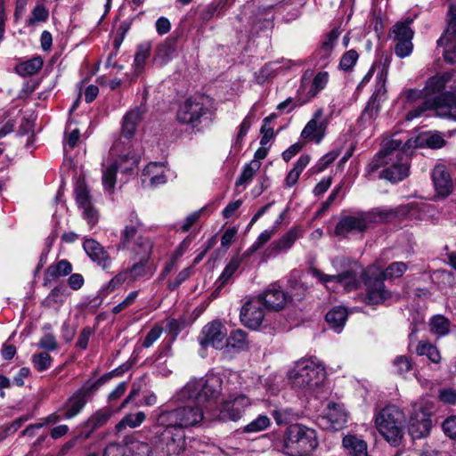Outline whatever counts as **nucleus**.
<instances>
[{"label": "nucleus", "mask_w": 456, "mask_h": 456, "mask_svg": "<svg viewBox=\"0 0 456 456\" xmlns=\"http://www.w3.org/2000/svg\"><path fill=\"white\" fill-rule=\"evenodd\" d=\"M412 209L410 204L401 205L395 208L376 209L371 212H358L355 215L345 216L336 225L335 234L346 237L350 233H358L366 231L370 224L377 221H390L394 218H402L408 216Z\"/></svg>", "instance_id": "1"}, {"label": "nucleus", "mask_w": 456, "mask_h": 456, "mask_svg": "<svg viewBox=\"0 0 456 456\" xmlns=\"http://www.w3.org/2000/svg\"><path fill=\"white\" fill-rule=\"evenodd\" d=\"M281 442L287 456H312L319 444L316 431L300 423L287 425L282 430Z\"/></svg>", "instance_id": "2"}, {"label": "nucleus", "mask_w": 456, "mask_h": 456, "mask_svg": "<svg viewBox=\"0 0 456 456\" xmlns=\"http://www.w3.org/2000/svg\"><path fill=\"white\" fill-rule=\"evenodd\" d=\"M375 423L384 439L401 453L405 445L403 437L406 419L403 411L395 405H387L376 416Z\"/></svg>", "instance_id": "3"}, {"label": "nucleus", "mask_w": 456, "mask_h": 456, "mask_svg": "<svg viewBox=\"0 0 456 456\" xmlns=\"http://www.w3.org/2000/svg\"><path fill=\"white\" fill-rule=\"evenodd\" d=\"M222 379L215 372H207L204 379L188 382L175 398L183 402L193 399L200 405L216 401L222 392Z\"/></svg>", "instance_id": "4"}, {"label": "nucleus", "mask_w": 456, "mask_h": 456, "mask_svg": "<svg viewBox=\"0 0 456 456\" xmlns=\"http://www.w3.org/2000/svg\"><path fill=\"white\" fill-rule=\"evenodd\" d=\"M188 404L178 406L175 409L161 408L157 416V421L160 425H174L177 429L196 426L204 418L201 405L193 399L188 400Z\"/></svg>", "instance_id": "5"}, {"label": "nucleus", "mask_w": 456, "mask_h": 456, "mask_svg": "<svg viewBox=\"0 0 456 456\" xmlns=\"http://www.w3.org/2000/svg\"><path fill=\"white\" fill-rule=\"evenodd\" d=\"M416 147V141L407 138L397 150L388 151L390 163L384 168L379 177L393 183L405 179L410 175L411 156Z\"/></svg>", "instance_id": "6"}, {"label": "nucleus", "mask_w": 456, "mask_h": 456, "mask_svg": "<svg viewBox=\"0 0 456 456\" xmlns=\"http://www.w3.org/2000/svg\"><path fill=\"white\" fill-rule=\"evenodd\" d=\"M124 372H105L98 379L92 381L88 379L80 388L69 396L64 404L58 410L62 412V418L70 419L77 416L86 405L91 394L96 391L106 382L114 377L121 376Z\"/></svg>", "instance_id": "7"}, {"label": "nucleus", "mask_w": 456, "mask_h": 456, "mask_svg": "<svg viewBox=\"0 0 456 456\" xmlns=\"http://www.w3.org/2000/svg\"><path fill=\"white\" fill-rule=\"evenodd\" d=\"M151 443L155 450L166 456L177 455L185 450V433L174 425H160L157 422Z\"/></svg>", "instance_id": "8"}, {"label": "nucleus", "mask_w": 456, "mask_h": 456, "mask_svg": "<svg viewBox=\"0 0 456 456\" xmlns=\"http://www.w3.org/2000/svg\"><path fill=\"white\" fill-rule=\"evenodd\" d=\"M427 110H434L436 115L456 120V93L446 92L436 96L432 101L425 100L421 105L406 114V120L419 118Z\"/></svg>", "instance_id": "9"}, {"label": "nucleus", "mask_w": 456, "mask_h": 456, "mask_svg": "<svg viewBox=\"0 0 456 456\" xmlns=\"http://www.w3.org/2000/svg\"><path fill=\"white\" fill-rule=\"evenodd\" d=\"M140 223L130 224L121 232L118 250H128L132 255H142L143 259L151 257L152 243L149 238L142 236L138 227Z\"/></svg>", "instance_id": "10"}, {"label": "nucleus", "mask_w": 456, "mask_h": 456, "mask_svg": "<svg viewBox=\"0 0 456 456\" xmlns=\"http://www.w3.org/2000/svg\"><path fill=\"white\" fill-rule=\"evenodd\" d=\"M252 400L245 394H231L218 407V419L222 421H237L251 406Z\"/></svg>", "instance_id": "11"}, {"label": "nucleus", "mask_w": 456, "mask_h": 456, "mask_svg": "<svg viewBox=\"0 0 456 456\" xmlns=\"http://www.w3.org/2000/svg\"><path fill=\"white\" fill-rule=\"evenodd\" d=\"M431 407L428 404L414 408L408 421V434L412 440L427 437L433 427Z\"/></svg>", "instance_id": "12"}, {"label": "nucleus", "mask_w": 456, "mask_h": 456, "mask_svg": "<svg viewBox=\"0 0 456 456\" xmlns=\"http://www.w3.org/2000/svg\"><path fill=\"white\" fill-rule=\"evenodd\" d=\"M287 377L293 388L314 394L320 392L327 379V372H287Z\"/></svg>", "instance_id": "13"}, {"label": "nucleus", "mask_w": 456, "mask_h": 456, "mask_svg": "<svg viewBox=\"0 0 456 456\" xmlns=\"http://www.w3.org/2000/svg\"><path fill=\"white\" fill-rule=\"evenodd\" d=\"M139 162V159L135 154H126L121 156L118 160L113 162L102 174V184L104 189L111 192L115 187L116 176L118 170L122 173H131Z\"/></svg>", "instance_id": "14"}, {"label": "nucleus", "mask_w": 456, "mask_h": 456, "mask_svg": "<svg viewBox=\"0 0 456 456\" xmlns=\"http://www.w3.org/2000/svg\"><path fill=\"white\" fill-rule=\"evenodd\" d=\"M208 110V109L202 102L189 98L178 108L176 118L179 123L196 128Z\"/></svg>", "instance_id": "15"}, {"label": "nucleus", "mask_w": 456, "mask_h": 456, "mask_svg": "<svg viewBox=\"0 0 456 456\" xmlns=\"http://www.w3.org/2000/svg\"><path fill=\"white\" fill-rule=\"evenodd\" d=\"M227 337L225 326L218 320L207 323L201 330L198 338L200 345L203 347L211 346L222 351Z\"/></svg>", "instance_id": "16"}, {"label": "nucleus", "mask_w": 456, "mask_h": 456, "mask_svg": "<svg viewBox=\"0 0 456 456\" xmlns=\"http://www.w3.org/2000/svg\"><path fill=\"white\" fill-rule=\"evenodd\" d=\"M437 45L444 47V60L449 63H453L456 56V4L450 6L448 26L443 36L437 40Z\"/></svg>", "instance_id": "17"}, {"label": "nucleus", "mask_w": 456, "mask_h": 456, "mask_svg": "<svg viewBox=\"0 0 456 456\" xmlns=\"http://www.w3.org/2000/svg\"><path fill=\"white\" fill-rule=\"evenodd\" d=\"M308 272L328 289L330 288L328 284L331 282L335 283L337 286L344 287L346 290H353L356 289L358 285L357 273L353 270H348L335 275L325 274L315 267H311Z\"/></svg>", "instance_id": "18"}, {"label": "nucleus", "mask_w": 456, "mask_h": 456, "mask_svg": "<svg viewBox=\"0 0 456 456\" xmlns=\"http://www.w3.org/2000/svg\"><path fill=\"white\" fill-rule=\"evenodd\" d=\"M328 123V119L323 116V110L322 108L317 109L303 128L301 137L320 143L325 136Z\"/></svg>", "instance_id": "19"}, {"label": "nucleus", "mask_w": 456, "mask_h": 456, "mask_svg": "<svg viewBox=\"0 0 456 456\" xmlns=\"http://www.w3.org/2000/svg\"><path fill=\"white\" fill-rule=\"evenodd\" d=\"M112 411L108 408H102L96 411L86 420L79 424L76 428L78 431V436L87 440L97 429L104 427L110 420Z\"/></svg>", "instance_id": "20"}, {"label": "nucleus", "mask_w": 456, "mask_h": 456, "mask_svg": "<svg viewBox=\"0 0 456 456\" xmlns=\"http://www.w3.org/2000/svg\"><path fill=\"white\" fill-rule=\"evenodd\" d=\"M248 339L247 333L242 330H235L225 338L223 350L219 354L220 361L231 360L235 353L247 350L248 348Z\"/></svg>", "instance_id": "21"}, {"label": "nucleus", "mask_w": 456, "mask_h": 456, "mask_svg": "<svg viewBox=\"0 0 456 456\" xmlns=\"http://www.w3.org/2000/svg\"><path fill=\"white\" fill-rule=\"evenodd\" d=\"M262 301L256 299L247 302L240 310V320L243 324L252 330H256L262 324L265 318V311Z\"/></svg>", "instance_id": "22"}, {"label": "nucleus", "mask_w": 456, "mask_h": 456, "mask_svg": "<svg viewBox=\"0 0 456 456\" xmlns=\"http://www.w3.org/2000/svg\"><path fill=\"white\" fill-rule=\"evenodd\" d=\"M367 305H379L390 298L392 294L386 289L384 279L381 277L368 278L365 281Z\"/></svg>", "instance_id": "23"}, {"label": "nucleus", "mask_w": 456, "mask_h": 456, "mask_svg": "<svg viewBox=\"0 0 456 456\" xmlns=\"http://www.w3.org/2000/svg\"><path fill=\"white\" fill-rule=\"evenodd\" d=\"M83 248L90 259L103 270L110 268L112 260L108 251L98 241L94 239H86Z\"/></svg>", "instance_id": "24"}, {"label": "nucleus", "mask_w": 456, "mask_h": 456, "mask_svg": "<svg viewBox=\"0 0 456 456\" xmlns=\"http://www.w3.org/2000/svg\"><path fill=\"white\" fill-rule=\"evenodd\" d=\"M329 423V428L338 431L342 429L347 422V413L344 404L330 401L326 406V414L322 418Z\"/></svg>", "instance_id": "25"}, {"label": "nucleus", "mask_w": 456, "mask_h": 456, "mask_svg": "<svg viewBox=\"0 0 456 456\" xmlns=\"http://www.w3.org/2000/svg\"><path fill=\"white\" fill-rule=\"evenodd\" d=\"M300 236V229L292 227L283 236L269 245L266 250L268 256H276L280 253L287 252Z\"/></svg>", "instance_id": "26"}, {"label": "nucleus", "mask_w": 456, "mask_h": 456, "mask_svg": "<svg viewBox=\"0 0 456 456\" xmlns=\"http://www.w3.org/2000/svg\"><path fill=\"white\" fill-rule=\"evenodd\" d=\"M258 298L267 309L280 311L287 305L289 297L283 290L273 286L259 295Z\"/></svg>", "instance_id": "27"}, {"label": "nucleus", "mask_w": 456, "mask_h": 456, "mask_svg": "<svg viewBox=\"0 0 456 456\" xmlns=\"http://www.w3.org/2000/svg\"><path fill=\"white\" fill-rule=\"evenodd\" d=\"M432 177L438 194L447 196L452 192L453 183L445 166L436 165L433 170Z\"/></svg>", "instance_id": "28"}, {"label": "nucleus", "mask_w": 456, "mask_h": 456, "mask_svg": "<svg viewBox=\"0 0 456 456\" xmlns=\"http://www.w3.org/2000/svg\"><path fill=\"white\" fill-rule=\"evenodd\" d=\"M145 112L146 107L144 104H142L131 110L123 117L121 134L124 137L129 139L134 134L137 124L142 119Z\"/></svg>", "instance_id": "29"}, {"label": "nucleus", "mask_w": 456, "mask_h": 456, "mask_svg": "<svg viewBox=\"0 0 456 456\" xmlns=\"http://www.w3.org/2000/svg\"><path fill=\"white\" fill-rule=\"evenodd\" d=\"M403 144V139L392 138L385 147L373 158L367 167L369 174L374 173L379 167L387 166L389 161L388 151L397 150Z\"/></svg>", "instance_id": "30"}, {"label": "nucleus", "mask_w": 456, "mask_h": 456, "mask_svg": "<svg viewBox=\"0 0 456 456\" xmlns=\"http://www.w3.org/2000/svg\"><path fill=\"white\" fill-rule=\"evenodd\" d=\"M403 144V139L392 138L385 147L373 158L367 167L369 174L374 173L379 167L387 166L389 161L388 151L397 150Z\"/></svg>", "instance_id": "31"}, {"label": "nucleus", "mask_w": 456, "mask_h": 456, "mask_svg": "<svg viewBox=\"0 0 456 456\" xmlns=\"http://www.w3.org/2000/svg\"><path fill=\"white\" fill-rule=\"evenodd\" d=\"M342 447L348 456H369L366 441L354 434L344 436Z\"/></svg>", "instance_id": "32"}, {"label": "nucleus", "mask_w": 456, "mask_h": 456, "mask_svg": "<svg viewBox=\"0 0 456 456\" xmlns=\"http://www.w3.org/2000/svg\"><path fill=\"white\" fill-rule=\"evenodd\" d=\"M176 50L175 38L169 37L158 45L153 57V61L159 66L168 63Z\"/></svg>", "instance_id": "33"}, {"label": "nucleus", "mask_w": 456, "mask_h": 456, "mask_svg": "<svg viewBox=\"0 0 456 456\" xmlns=\"http://www.w3.org/2000/svg\"><path fill=\"white\" fill-rule=\"evenodd\" d=\"M452 78V72H444L442 74H437L432 77H430L426 84L425 91L426 94L430 96L433 94H437L442 92L446 84L451 81Z\"/></svg>", "instance_id": "34"}, {"label": "nucleus", "mask_w": 456, "mask_h": 456, "mask_svg": "<svg viewBox=\"0 0 456 456\" xmlns=\"http://www.w3.org/2000/svg\"><path fill=\"white\" fill-rule=\"evenodd\" d=\"M72 272L71 264L62 259L54 265H51L45 271V281H50L61 276H67Z\"/></svg>", "instance_id": "35"}, {"label": "nucleus", "mask_w": 456, "mask_h": 456, "mask_svg": "<svg viewBox=\"0 0 456 456\" xmlns=\"http://www.w3.org/2000/svg\"><path fill=\"white\" fill-rule=\"evenodd\" d=\"M310 160L311 157L308 154H303L299 157L285 179L288 187H292L297 183L300 174L309 164Z\"/></svg>", "instance_id": "36"}, {"label": "nucleus", "mask_w": 456, "mask_h": 456, "mask_svg": "<svg viewBox=\"0 0 456 456\" xmlns=\"http://www.w3.org/2000/svg\"><path fill=\"white\" fill-rule=\"evenodd\" d=\"M381 105L379 102H375L371 100H369L365 108L362 111L361 116L358 118V123L361 126H367L372 124V122L377 118Z\"/></svg>", "instance_id": "37"}, {"label": "nucleus", "mask_w": 456, "mask_h": 456, "mask_svg": "<svg viewBox=\"0 0 456 456\" xmlns=\"http://www.w3.org/2000/svg\"><path fill=\"white\" fill-rule=\"evenodd\" d=\"M339 31L338 28H333L331 29L326 36L325 39L323 40L322 46L317 52V54L321 59L326 60L328 59L334 49V46L339 37Z\"/></svg>", "instance_id": "38"}, {"label": "nucleus", "mask_w": 456, "mask_h": 456, "mask_svg": "<svg viewBox=\"0 0 456 456\" xmlns=\"http://www.w3.org/2000/svg\"><path fill=\"white\" fill-rule=\"evenodd\" d=\"M347 317L346 309L341 306L334 307L326 314L325 319L330 326L340 331Z\"/></svg>", "instance_id": "39"}, {"label": "nucleus", "mask_w": 456, "mask_h": 456, "mask_svg": "<svg viewBox=\"0 0 456 456\" xmlns=\"http://www.w3.org/2000/svg\"><path fill=\"white\" fill-rule=\"evenodd\" d=\"M41 57H34L27 61L19 63L15 67L16 72L22 77L32 76L37 73L43 67Z\"/></svg>", "instance_id": "40"}, {"label": "nucleus", "mask_w": 456, "mask_h": 456, "mask_svg": "<svg viewBox=\"0 0 456 456\" xmlns=\"http://www.w3.org/2000/svg\"><path fill=\"white\" fill-rule=\"evenodd\" d=\"M412 20H407L404 22H397L395 23L391 30L390 37L395 41H402V40H412L414 32L410 28V23Z\"/></svg>", "instance_id": "41"}, {"label": "nucleus", "mask_w": 456, "mask_h": 456, "mask_svg": "<svg viewBox=\"0 0 456 456\" xmlns=\"http://www.w3.org/2000/svg\"><path fill=\"white\" fill-rule=\"evenodd\" d=\"M450 321L444 315H435L429 321V327L431 333L444 337L450 332Z\"/></svg>", "instance_id": "42"}, {"label": "nucleus", "mask_w": 456, "mask_h": 456, "mask_svg": "<svg viewBox=\"0 0 456 456\" xmlns=\"http://www.w3.org/2000/svg\"><path fill=\"white\" fill-rule=\"evenodd\" d=\"M146 419L143 411H137L136 413L126 414L122 419L116 425L118 432H121L126 427L134 428L139 427Z\"/></svg>", "instance_id": "43"}, {"label": "nucleus", "mask_w": 456, "mask_h": 456, "mask_svg": "<svg viewBox=\"0 0 456 456\" xmlns=\"http://www.w3.org/2000/svg\"><path fill=\"white\" fill-rule=\"evenodd\" d=\"M416 353L419 355H427V357L433 362H439L441 355L437 348L431 343L420 340L416 346Z\"/></svg>", "instance_id": "44"}, {"label": "nucleus", "mask_w": 456, "mask_h": 456, "mask_svg": "<svg viewBox=\"0 0 456 456\" xmlns=\"http://www.w3.org/2000/svg\"><path fill=\"white\" fill-rule=\"evenodd\" d=\"M328 80V72H319L313 80L312 86L305 96L306 100L310 102L313 98H314L317 95V94L326 86Z\"/></svg>", "instance_id": "45"}, {"label": "nucleus", "mask_w": 456, "mask_h": 456, "mask_svg": "<svg viewBox=\"0 0 456 456\" xmlns=\"http://www.w3.org/2000/svg\"><path fill=\"white\" fill-rule=\"evenodd\" d=\"M151 49L150 42H143L137 47L134 55V69L136 72H141L144 67L146 60L149 58Z\"/></svg>", "instance_id": "46"}, {"label": "nucleus", "mask_w": 456, "mask_h": 456, "mask_svg": "<svg viewBox=\"0 0 456 456\" xmlns=\"http://www.w3.org/2000/svg\"><path fill=\"white\" fill-rule=\"evenodd\" d=\"M271 425V419L266 415L260 414L255 419L242 428L243 433H257L265 430Z\"/></svg>", "instance_id": "47"}, {"label": "nucleus", "mask_w": 456, "mask_h": 456, "mask_svg": "<svg viewBox=\"0 0 456 456\" xmlns=\"http://www.w3.org/2000/svg\"><path fill=\"white\" fill-rule=\"evenodd\" d=\"M144 175H152L151 177V185H158L166 183L163 166L159 163H150L144 169Z\"/></svg>", "instance_id": "48"}, {"label": "nucleus", "mask_w": 456, "mask_h": 456, "mask_svg": "<svg viewBox=\"0 0 456 456\" xmlns=\"http://www.w3.org/2000/svg\"><path fill=\"white\" fill-rule=\"evenodd\" d=\"M261 163L257 160H251L243 167L240 177L236 180L235 185L240 186L252 180L255 174L259 170Z\"/></svg>", "instance_id": "49"}, {"label": "nucleus", "mask_w": 456, "mask_h": 456, "mask_svg": "<svg viewBox=\"0 0 456 456\" xmlns=\"http://www.w3.org/2000/svg\"><path fill=\"white\" fill-rule=\"evenodd\" d=\"M297 370H324L323 362L315 356L304 357L295 362Z\"/></svg>", "instance_id": "50"}, {"label": "nucleus", "mask_w": 456, "mask_h": 456, "mask_svg": "<svg viewBox=\"0 0 456 456\" xmlns=\"http://www.w3.org/2000/svg\"><path fill=\"white\" fill-rule=\"evenodd\" d=\"M277 118L275 113L270 114L268 117L265 118L263 120V126L260 129V133L262 134L260 144L262 146H266L271 139L275 136L273 128L268 126V124L271 123L273 119Z\"/></svg>", "instance_id": "51"}, {"label": "nucleus", "mask_w": 456, "mask_h": 456, "mask_svg": "<svg viewBox=\"0 0 456 456\" xmlns=\"http://www.w3.org/2000/svg\"><path fill=\"white\" fill-rule=\"evenodd\" d=\"M135 258H138V262L134 264L130 269H126L129 273V281H135L139 277H142L145 273V265L149 261L150 257L143 259L142 255H134Z\"/></svg>", "instance_id": "52"}, {"label": "nucleus", "mask_w": 456, "mask_h": 456, "mask_svg": "<svg viewBox=\"0 0 456 456\" xmlns=\"http://www.w3.org/2000/svg\"><path fill=\"white\" fill-rule=\"evenodd\" d=\"M406 270V264L403 262H394L381 273L380 277L384 280L399 278L405 273Z\"/></svg>", "instance_id": "53"}, {"label": "nucleus", "mask_w": 456, "mask_h": 456, "mask_svg": "<svg viewBox=\"0 0 456 456\" xmlns=\"http://www.w3.org/2000/svg\"><path fill=\"white\" fill-rule=\"evenodd\" d=\"M102 456H134V453L126 445L109 444L105 447Z\"/></svg>", "instance_id": "54"}, {"label": "nucleus", "mask_w": 456, "mask_h": 456, "mask_svg": "<svg viewBox=\"0 0 456 456\" xmlns=\"http://www.w3.org/2000/svg\"><path fill=\"white\" fill-rule=\"evenodd\" d=\"M240 265V261L238 258H233L227 264L218 279L219 284L217 289H220L231 279L233 273L238 270Z\"/></svg>", "instance_id": "55"}, {"label": "nucleus", "mask_w": 456, "mask_h": 456, "mask_svg": "<svg viewBox=\"0 0 456 456\" xmlns=\"http://www.w3.org/2000/svg\"><path fill=\"white\" fill-rule=\"evenodd\" d=\"M444 435L452 441H456V414L446 417L441 423Z\"/></svg>", "instance_id": "56"}, {"label": "nucleus", "mask_w": 456, "mask_h": 456, "mask_svg": "<svg viewBox=\"0 0 456 456\" xmlns=\"http://www.w3.org/2000/svg\"><path fill=\"white\" fill-rule=\"evenodd\" d=\"M306 102H308V101L306 100L305 97L304 99L289 97L285 101L278 104L277 110L280 111H286L287 113H289L297 107L303 106Z\"/></svg>", "instance_id": "57"}, {"label": "nucleus", "mask_w": 456, "mask_h": 456, "mask_svg": "<svg viewBox=\"0 0 456 456\" xmlns=\"http://www.w3.org/2000/svg\"><path fill=\"white\" fill-rule=\"evenodd\" d=\"M358 53L355 50L346 52L340 59L339 68L345 71H349L355 65L358 60Z\"/></svg>", "instance_id": "58"}, {"label": "nucleus", "mask_w": 456, "mask_h": 456, "mask_svg": "<svg viewBox=\"0 0 456 456\" xmlns=\"http://www.w3.org/2000/svg\"><path fill=\"white\" fill-rule=\"evenodd\" d=\"M276 231V227H273L271 230H265L260 235L257 237L256 241L249 247L248 251L249 253H254L261 248L267 241L270 240L272 236L274 234Z\"/></svg>", "instance_id": "59"}, {"label": "nucleus", "mask_w": 456, "mask_h": 456, "mask_svg": "<svg viewBox=\"0 0 456 456\" xmlns=\"http://www.w3.org/2000/svg\"><path fill=\"white\" fill-rule=\"evenodd\" d=\"M387 77H381L378 76V86L373 93V94L370 96V100L379 102L381 105V102L386 100V94H387V87H386V82H387Z\"/></svg>", "instance_id": "60"}, {"label": "nucleus", "mask_w": 456, "mask_h": 456, "mask_svg": "<svg viewBox=\"0 0 456 456\" xmlns=\"http://www.w3.org/2000/svg\"><path fill=\"white\" fill-rule=\"evenodd\" d=\"M76 200L80 208L91 205V197L87 187L84 183H79L75 190Z\"/></svg>", "instance_id": "61"}, {"label": "nucleus", "mask_w": 456, "mask_h": 456, "mask_svg": "<svg viewBox=\"0 0 456 456\" xmlns=\"http://www.w3.org/2000/svg\"><path fill=\"white\" fill-rule=\"evenodd\" d=\"M129 273L127 270L121 271L114 276L105 287L107 293L112 292L119 288L125 281H128Z\"/></svg>", "instance_id": "62"}, {"label": "nucleus", "mask_w": 456, "mask_h": 456, "mask_svg": "<svg viewBox=\"0 0 456 456\" xmlns=\"http://www.w3.org/2000/svg\"><path fill=\"white\" fill-rule=\"evenodd\" d=\"M395 53L399 58L409 56L413 49L412 40L395 41Z\"/></svg>", "instance_id": "63"}, {"label": "nucleus", "mask_w": 456, "mask_h": 456, "mask_svg": "<svg viewBox=\"0 0 456 456\" xmlns=\"http://www.w3.org/2000/svg\"><path fill=\"white\" fill-rule=\"evenodd\" d=\"M283 382L284 379L281 376H278L277 373H271L266 379L265 386L272 394H275L283 387L281 385Z\"/></svg>", "instance_id": "64"}]
</instances>
